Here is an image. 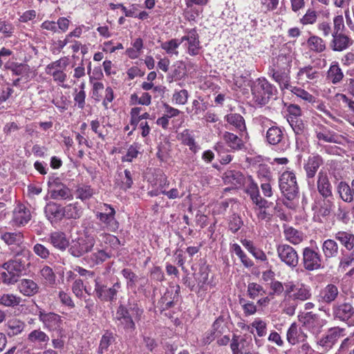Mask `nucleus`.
Listing matches in <instances>:
<instances>
[{
    "mask_svg": "<svg viewBox=\"0 0 354 354\" xmlns=\"http://www.w3.org/2000/svg\"><path fill=\"white\" fill-rule=\"evenodd\" d=\"M143 310L137 304H129L128 306L120 305L115 312L114 320L117 326L127 333L136 329L135 322L140 320Z\"/></svg>",
    "mask_w": 354,
    "mask_h": 354,
    "instance_id": "f257e3e1",
    "label": "nucleus"
},
{
    "mask_svg": "<svg viewBox=\"0 0 354 354\" xmlns=\"http://www.w3.org/2000/svg\"><path fill=\"white\" fill-rule=\"evenodd\" d=\"M254 102L266 105L277 93L276 88L265 78H258L250 86Z\"/></svg>",
    "mask_w": 354,
    "mask_h": 354,
    "instance_id": "f03ea898",
    "label": "nucleus"
},
{
    "mask_svg": "<svg viewBox=\"0 0 354 354\" xmlns=\"http://www.w3.org/2000/svg\"><path fill=\"white\" fill-rule=\"evenodd\" d=\"M298 321L305 330L316 337L322 333L323 327L327 323L325 319L313 312L300 313L298 315Z\"/></svg>",
    "mask_w": 354,
    "mask_h": 354,
    "instance_id": "7ed1b4c3",
    "label": "nucleus"
},
{
    "mask_svg": "<svg viewBox=\"0 0 354 354\" xmlns=\"http://www.w3.org/2000/svg\"><path fill=\"white\" fill-rule=\"evenodd\" d=\"M115 209L106 203L100 205L95 212V217L103 225V227L112 232H116L120 226L119 222L115 218Z\"/></svg>",
    "mask_w": 354,
    "mask_h": 354,
    "instance_id": "20e7f679",
    "label": "nucleus"
},
{
    "mask_svg": "<svg viewBox=\"0 0 354 354\" xmlns=\"http://www.w3.org/2000/svg\"><path fill=\"white\" fill-rule=\"evenodd\" d=\"M279 188L286 198L289 201H293L298 198L299 187L297 183L295 174L290 171L282 173L279 178Z\"/></svg>",
    "mask_w": 354,
    "mask_h": 354,
    "instance_id": "39448f33",
    "label": "nucleus"
},
{
    "mask_svg": "<svg viewBox=\"0 0 354 354\" xmlns=\"http://www.w3.org/2000/svg\"><path fill=\"white\" fill-rule=\"evenodd\" d=\"M302 264L304 268L310 272L324 268V257L317 247H306L303 249Z\"/></svg>",
    "mask_w": 354,
    "mask_h": 354,
    "instance_id": "423d86ee",
    "label": "nucleus"
},
{
    "mask_svg": "<svg viewBox=\"0 0 354 354\" xmlns=\"http://www.w3.org/2000/svg\"><path fill=\"white\" fill-rule=\"evenodd\" d=\"M95 244L94 236L84 234L72 241L68 252L74 257H80L91 252Z\"/></svg>",
    "mask_w": 354,
    "mask_h": 354,
    "instance_id": "0eeeda50",
    "label": "nucleus"
},
{
    "mask_svg": "<svg viewBox=\"0 0 354 354\" xmlns=\"http://www.w3.org/2000/svg\"><path fill=\"white\" fill-rule=\"evenodd\" d=\"M120 288L121 284L119 281L114 283L111 287L108 288L101 278L97 277L95 279L94 292L96 297L102 301H113L115 300Z\"/></svg>",
    "mask_w": 354,
    "mask_h": 354,
    "instance_id": "6e6552de",
    "label": "nucleus"
},
{
    "mask_svg": "<svg viewBox=\"0 0 354 354\" xmlns=\"http://www.w3.org/2000/svg\"><path fill=\"white\" fill-rule=\"evenodd\" d=\"M36 315L39 321L43 324L44 328L49 331H57L61 333L64 320L62 317L53 312H46L39 308Z\"/></svg>",
    "mask_w": 354,
    "mask_h": 354,
    "instance_id": "1a4fd4ad",
    "label": "nucleus"
},
{
    "mask_svg": "<svg viewBox=\"0 0 354 354\" xmlns=\"http://www.w3.org/2000/svg\"><path fill=\"white\" fill-rule=\"evenodd\" d=\"M332 313L335 319L354 326V308L350 302H337L333 305Z\"/></svg>",
    "mask_w": 354,
    "mask_h": 354,
    "instance_id": "9d476101",
    "label": "nucleus"
},
{
    "mask_svg": "<svg viewBox=\"0 0 354 354\" xmlns=\"http://www.w3.org/2000/svg\"><path fill=\"white\" fill-rule=\"evenodd\" d=\"M277 256L280 261L288 267L293 269L299 263V255L297 250L287 243H279L276 246Z\"/></svg>",
    "mask_w": 354,
    "mask_h": 354,
    "instance_id": "9b49d317",
    "label": "nucleus"
},
{
    "mask_svg": "<svg viewBox=\"0 0 354 354\" xmlns=\"http://www.w3.org/2000/svg\"><path fill=\"white\" fill-rule=\"evenodd\" d=\"M50 197L55 200L72 198L71 190L64 185L59 178L52 176L48 181Z\"/></svg>",
    "mask_w": 354,
    "mask_h": 354,
    "instance_id": "f8f14e48",
    "label": "nucleus"
},
{
    "mask_svg": "<svg viewBox=\"0 0 354 354\" xmlns=\"http://www.w3.org/2000/svg\"><path fill=\"white\" fill-rule=\"evenodd\" d=\"M181 44L186 41L187 53L191 56H196L200 53L201 46L199 35L196 28L187 29L185 35L180 38Z\"/></svg>",
    "mask_w": 354,
    "mask_h": 354,
    "instance_id": "ddd939ff",
    "label": "nucleus"
},
{
    "mask_svg": "<svg viewBox=\"0 0 354 354\" xmlns=\"http://www.w3.org/2000/svg\"><path fill=\"white\" fill-rule=\"evenodd\" d=\"M345 329L340 327H333L328 330L327 333L317 341V345L324 351H329L335 345L339 338L344 336Z\"/></svg>",
    "mask_w": 354,
    "mask_h": 354,
    "instance_id": "4468645a",
    "label": "nucleus"
},
{
    "mask_svg": "<svg viewBox=\"0 0 354 354\" xmlns=\"http://www.w3.org/2000/svg\"><path fill=\"white\" fill-rule=\"evenodd\" d=\"M252 338L245 335L234 334L230 342V348L232 354H244L250 351Z\"/></svg>",
    "mask_w": 354,
    "mask_h": 354,
    "instance_id": "2eb2a0df",
    "label": "nucleus"
},
{
    "mask_svg": "<svg viewBox=\"0 0 354 354\" xmlns=\"http://www.w3.org/2000/svg\"><path fill=\"white\" fill-rule=\"evenodd\" d=\"M324 164L322 157L316 153H313L308 156L304 164V169L306 171V178L308 183L310 180L313 183V178L315 176L319 168Z\"/></svg>",
    "mask_w": 354,
    "mask_h": 354,
    "instance_id": "dca6fc26",
    "label": "nucleus"
},
{
    "mask_svg": "<svg viewBox=\"0 0 354 354\" xmlns=\"http://www.w3.org/2000/svg\"><path fill=\"white\" fill-rule=\"evenodd\" d=\"M32 218L30 208L24 204L19 203L12 212V221L17 227H23Z\"/></svg>",
    "mask_w": 354,
    "mask_h": 354,
    "instance_id": "f3484780",
    "label": "nucleus"
},
{
    "mask_svg": "<svg viewBox=\"0 0 354 354\" xmlns=\"http://www.w3.org/2000/svg\"><path fill=\"white\" fill-rule=\"evenodd\" d=\"M223 323V319L221 317L214 322L212 328L203 335L201 342L203 345L209 344L216 337L221 336L225 333V326Z\"/></svg>",
    "mask_w": 354,
    "mask_h": 354,
    "instance_id": "a211bd4d",
    "label": "nucleus"
},
{
    "mask_svg": "<svg viewBox=\"0 0 354 354\" xmlns=\"http://www.w3.org/2000/svg\"><path fill=\"white\" fill-rule=\"evenodd\" d=\"M1 239L8 245H16L19 248V250L15 252V255L19 256V254H25L26 253H30L28 250H26L25 247L23 245L24 243V234L20 232H5L1 234Z\"/></svg>",
    "mask_w": 354,
    "mask_h": 354,
    "instance_id": "6ab92c4d",
    "label": "nucleus"
},
{
    "mask_svg": "<svg viewBox=\"0 0 354 354\" xmlns=\"http://www.w3.org/2000/svg\"><path fill=\"white\" fill-rule=\"evenodd\" d=\"M330 47L333 51L341 52L346 50L353 44V40L342 32H333Z\"/></svg>",
    "mask_w": 354,
    "mask_h": 354,
    "instance_id": "aec40b11",
    "label": "nucleus"
},
{
    "mask_svg": "<svg viewBox=\"0 0 354 354\" xmlns=\"http://www.w3.org/2000/svg\"><path fill=\"white\" fill-rule=\"evenodd\" d=\"M248 180L245 192L250 196L253 203L259 207H267L268 202L260 196L257 184L251 176L249 177Z\"/></svg>",
    "mask_w": 354,
    "mask_h": 354,
    "instance_id": "412c9836",
    "label": "nucleus"
},
{
    "mask_svg": "<svg viewBox=\"0 0 354 354\" xmlns=\"http://www.w3.org/2000/svg\"><path fill=\"white\" fill-rule=\"evenodd\" d=\"M304 328L299 327L296 323H292L287 331V340L292 345H295L300 342H304L308 335L304 332Z\"/></svg>",
    "mask_w": 354,
    "mask_h": 354,
    "instance_id": "4be33fe9",
    "label": "nucleus"
},
{
    "mask_svg": "<svg viewBox=\"0 0 354 354\" xmlns=\"http://www.w3.org/2000/svg\"><path fill=\"white\" fill-rule=\"evenodd\" d=\"M339 294L337 286L333 283L326 285L321 289L317 296L318 301L324 304H331L335 301Z\"/></svg>",
    "mask_w": 354,
    "mask_h": 354,
    "instance_id": "5701e85b",
    "label": "nucleus"
},
{
    "mask_svg": "<svg viewBox=\"0 0 354 354\" xmlns=\"http://www.w3.org/2000/svg\"><path fill=\"white\" fill-rule=\"evenodd\" d=\"M318 77L319 72L311 65L299 68L297 73V82L302 84L316 81Z\"/></svg>",
    "mask_w": 354,
    "mask_h": 354,
    "instance_id": "b1692460",
    "label": "nucleus"
},
{
    "mask_svg": "<svg viewBox=\"0 0 354 354\" xmlns=\"http://www.w3.org/2000/svg\"><path fill=\"white\" fill-rule=\"evenodd\" d=\"M321 249L324 259L328 261L338 256L339 246L335 239H327L322 243Z\"/></svg>",
    "mask_w": 354,
    "mask_h": 354,
    "instance_id": "393cba45",
    "label": "nucleus"
},
{
    "mask_svg": "<svg viewBox=\"0 0 354 354\" xmlns=\"http://www.w3.org/2000/svg\"><path fill=\"white\" fill-rule=\"evenodd\" d=\"M317 186L319 193L323 198H333L332 185L326 173L319 172Z\"/></svg>",
    "mask_w": 354,
    "mask_h": 354,
    "instance_id": "a878e982",
    "label": "nucleus"
},
{
    "mask_svg": "<svg viewBox=\"0 0 354 354\" xmlns=\"http://www.w3.org/2000/svg\"><path fill=\"white\" fill-rule=\"evenodd\" d=\"M337 242L346 250L351 251L354 248V234L350 230H339L333 235Z\"/></svg>",
    "mask_w": 354,
    "mask_h": 354,
    "instance_id": "bb28decb",
    "label": "nucleus"
},
{
    "mask_svg": "<svg viewBox=\"0 0 354 354\" xmlns=\"http://www.w3.org/2000/svg\"><path fill=\"white\" fill-rule=\"evenodd\" d=\"M48 241L54 248L60 251H65L69 247V241L63 232L55 231L51 232L48 237Z\"/></svg>",
    "mask_w": 354,
    "mask_h": 354,
    "instance_id": "cd10ccee",
    "label": "nucleus"
},
{
    "mask_svg": "<svg viewBox=\"0 0 354 354\" xmlns=\"http://www.w3.org/2000/svg\"><path fill=\"white\" fill-rule=\"evenodd\" d=\"M315 132L316 138L319 140L324 141L325 142L329 143H337L338 136L337 135L323 124H317L315 128Z\"/></svg>",
    "mask_w": 354,
    "mask_h": 354,
    "instance_id": "c85d7f7f",
    "label": "nucleus"
},
{
    "mask_svg": "<svg viewBox=\"0 0 354 354\" xmlns=\"http://www.w3.org/2000/svg\"><path fill=\"white\" fill-rule=\"evenodd\" d=\"M27 339L28 342L43 348L48 344L50 337L44 331L37 328L32 330L28 335Z\"/></svg>",
    "mask_w": 354,
    "mask_h": 354,
    "instance_id": "c756f323",
    "label": "nucleus"
},
{
    "mask_svg": "<svg viewBox=\"0 0 354 354\" xmlns=\"http://www.w3.org/2000/svg\"><path fill=\"white\" fill-rule=\"evenodd\" d=\"M269 74L272 75L273 80L279 84L281 89H289L290 84V71L270 69Z\"/></svg>",
    "mask_w": 354,
    "mask_h": 354,
    "instance_id": "7c9ffc66",
    "label": "nucleus"
},
{
    "mask_svg": "<svg viewBox=\"0 0 354 354\" xmlns=\"http://www.w3.org/2000/svg\"><path fill=\"white\" fill-rule=\"evenodd\" d=\"M62 211L63 207L54 202L47 203L44 208L45 214L50 222L62 220L64 217Z\"/></svg>",
    "mask_w": 354,
    "mask_h": 354,
    "instance_id": "2f4dec72",
    "label": "nucleus"
},
{
    "mask_svg": "<svg viewBox=\"0 0 354 354\" xmlns=\"http://www.w3.org/2000/svg\"><path fill=\"white\" fill-rule=\"evenodd\" d=\"M19 292L27 297H32L39 292V287L36 282L32 279H23L18 286Z\"/></svg>",
    "mask_w": 354,
    "mask_h": 354,
    "instance_id": "473e14b6",
    "label": "nucleus"
},
{
    "mask_svg": "<svg viewBox=\"0 0 354 354\" xmlns=\"http://www.w3.org/2000/svg\"><path fill=\"white\" fill-rule=\"evenodd\" d=\"M266 138L270 145H276L283 140V133L279 127L271 126L266 131Z\"/></svg>",
    "mask_w": 354,
    "mask_h": 354,
    "instance_id": "72a5a7b5",
    "label": "nucleus"
},
{
    "mask_svg": "<svg viewBox=\"0 0 354 354\" xmlns=\"http://www.w3.org/2000/svg\"><path fill=\"white\" fill-rule=\"evenodd\" d=\"M292 57L289 55L280 54L273 59V66L270 69L290 71Z\"/></svg>",
    "mask_w": 354,
    "mask_h": 354,
    "instance_id": "f704fd0d",
    "label": "nucleus"
},
{
    "mask_svg": "<svg viewBox=\"0 0 354 354\" xmlns=\"http://www.w3.org/2000/svg\"><path fill=\"white\" fill-rule=\"evenodd\" d=\"M225 121L233 126L236 130L243 133L246 130V126L243 117L239 114L231 113L225 116Z\"/></svg>",
    "mask_w": 354,
    "mask_h": 354,
    "instance_id": "c9c22d12",
    "label": "nucleus"
},
{
    "mask_svg": "<svg viewBox=\"0 0 354 354\" xmlns=\"http://www.w3.org/2000/svg\"><path fill=\"white\" fill-rule=\"evenodd\" d=\"M326 77L333 84H339L343 80L344 73L337 62H334L331 64L327 71Z\"/></svg>",
    "mask_w": 354,
    "mask_h": 354,
    "instance_id": "e433bc0d",
    "label": "nucleus"
},
{
    "mask_svg": "<svg viewBox=\"0 0 354 354\" xmlns=\"http://www.w3.org/2000/svg\"><path fill=\"white\" fill-rule=\"evenodd\" d=\"M223 138L227 146L233 150H241L244 147L241 138L232 133L225 131L223 133Z\"/></svg>",
    "mask_w": 354,
    "mask_h": 354,
    "instance_id": "4c0bfd02",
    "label": "nucleus"
},
{
    "mask_svg": "<svg viewBox=\"0 0 354 354\" xmlns=\"http://www.w3.org/2000/svg\"><path fill=\"white\" fill-rule=\"evenodd\" d=\"M337 192L339 197L346 203H351L354 201V195L353 194V185H349L344 181L339 183L337 185Z\"/></svg>",
    "mask_w": 354,
    "mask_h": 354,
    "instance_id": "58836bf2",
    "label": "nucleus"
},
{
    "mask_svg": "<svg viewBox=\"0 0 354 354\" xmlns=\"http://www.w3.org/2000/svg\"><path fill=\"white\" fill-rule=\"evenodd\" d=\"M226 184H230L233 186H240L243 183V175L239 171L227 170L225 172L223 176Z\"/></svg>",
    "mask_w": 354,
    "mask_h": 354,
    "instance_id": "ea45409f",
    "label": "nucleus"
},
{
    "mask_svg": "<svg viewBox=\"0 0 354 354\" xmlns=\"http://www.w3.org/2000/svg\"><path fill=\"white\" fill-rule=\"evenodd\" d=\"M26 324L19 319H11L8 321L6 324L7 334L12 337L20 334L24 329Z\"/></svg>",
    "mask_w": 354,
    "mask_h": 354,
    "instance_id": "a19ab883",
    "label": "nucleus"
},
{
    "mask_svg": "<svg viewBox=\"0 0 354 354\" xmlns=\"http://www.w3.org/2000/svg\"><path fill=\"white\" fill-rule=\"evenodd\" d=\"M307 45L310 50L320 53L326 50V44L324 39L317 35L310 36L307 40Z\"/></svg>",
    "mask_w": 354,
    "mask_h": 354,
    "instance_id": "79ce46f5",
    "label": "nucleus"
},
{
    "mask_svg": "<svg viewBox=\"0 0 354 354\" xmlns=\"http://www.w3.org/2000/svg\"><path fill=\"white\" fill-rule=\"evenodd\" d=\"M283 234L286 240L293 245L299 244L304 239L303 233L292 227H286L283 231Z\"/></svg>",
    "mask_w": 354,
    "mask_h": 354,
    "instance_id": "37998d69",
    "label": "nucleus"
},
{
    "mask_svg": "<svg viewBox=\"0 0 354 354\" xmlns=\"http://www.w3.org/2000/svg\"><path fill=\"white\" fill-rule=\"evenodd\" d=\"M64 217L77 219L82 214V208L77 203L68 204L63 207Z\"/></svg>",
    "mask_w": 354,
    "mask_h": 354,
    "instance_id": "c03bdc74",
    "label": "nucleus"
},
{
    "mask_svg": "<svg viewBox=\"0 0 354 354\" xmlns=\"http://www.w3.org/2000/svg\"><path fill=\"white\" fill-rule=\"evenodd\" d=\"M178 139L181 142L189 147V149L194 152L196 151L197 146L196 145L194 136L189 129H185L178 135Z\"/></svg>",
    "mask_w": 354,
    "mask_h": 354,
    "instance_id": "a18cd8bd",
    "label": "nucleus"
},
{
    "mask_svg": "<svg viewBox=\"0 0 354 354\" xmlns=\"http://www.w3.org/2000/svg\"><path fill=\"white\" fill-rule=\"evenodd\" d=\"M2 268L8 272L19 275V273L24 269V264L17 259L8 261L4 263Z\"/></svg>",
    "mask_w": 354,
    "mask_h": 354,
    "instance_id": "49530a36",
    "label": "nucleus"
},
{
    "mask_svg": "<svg viewBox=\"0 0 354 354\" xmlns=\"http://www.w3.org/2000/svg\"><path fill=\"white\" fill-rule=\"evenodd\" d=\"M293 300L304 301L308 300L311 297L310 289L301 284L300 286H298L295 290V292L292 293L290 296Z\"/></svg>",
    "mask_w": 354,
    "mask_h": 354,
    "instance_id": "de8ad7c7",
    "label": "nucleus"
},
{
    "mask_svg": "<svg viewBox=\"0 0 354 354\" xmlns=\"http://www.w3.org/2000/svg\"><path fill=\"white\" fill-rule=\"evenodd\" d=\"M181 44V41L177 39H172L169 41H165L161 44V48L166 51L168 55L176 56L178 55V51L177 48Z\"/></svg>",
    "mask_w": 354,
    "mask_h": 354,
    "instance_id": "09e8293b",
    "label": "nucleus"
},
{
    "mask_svg": "<svg viewBox=\"0 0 354 354\" xmlns=\"http://www.w3.org/2000/svg\"><path fill=\"white\" fill-rule=\"evenodd\" d=\"M21 301V297L13 294H3L0 297V304L6 307L17 306Z\"/></svg>",
    "mask_w": 354,
    "mask_h": 354,
    "instance_id": "8fccbe9b",
    "label": "nucleus"
},
{
    "mask_svg": "<svg viewBox=\"0 0 354 354\" xmlns=\"http://www.w3.org/2000/svg\"><path fill=\"white\" fill-rule=\"evenodd\" d=\"M115 341V337L112 333L106 332L102 337L100 346L98 348V353H103L104 351H107L109 347Z\"/></svg>",
    "mask_w": 354,
    "mask_h": 354,
    "instance_id": "3c124183",
    "label": "nucleus"
},
{
    "mask_svg": "<svg viewBox=\"0 0 354 354\" xmlns=\"http://www.w3.org/2000/svg\"><path fill=\"white\" fill-rule=\"evenodd\" d=\"M334 207L333 201L330 198H324L317 211L318 216L323 218L328 216Z\"/></svg>",
    "mask_w": 354,
    "mask_h": 354,
    "instance_id": "603ef678",
    "label": "nucleus"
},
{
    "mask_svg": "<svg viewBox=\"0 0 354 354\" xmlns=\"http://www.w3.org/2000/svg\"><path fill=\"white\" fill-rule=\"evenodd\" d=\"M111 257V254L105 250H98L91 254L90 260L94 265H98L110 259Z\"/></svg>",
    "mask_w": 354,
    "mask_h": 354,
    "instance_id": "864d4df0",
    "label": "nucleus"
},
{
    "mask_svg": "<svg viewBox=\"0 0 354 354\" xmlns=\"http://www.w3.org/2000/svg\"><path fill=\"white\" fill-rule=\"evenodd\" d=\"M140 145L134 142L127 149L126 155L122 157V162H131L134 158H136L138 155L140 153Z\"/></svg>",
    "mask_w": 354,
    "mask_h": 354,
    "instance_id": "5fc2aeb1",
    "label": "nucleus"
},
{
    "mask_svg": "<svg viewBox=\"0 0 354 354\" xmlns=\"http://www.w3.org/2000/svg\"><path fill=\"white\" fill-rule=\"evenodd\" d=\"M94 194L93 189L90 185H82L76 189L77 198L85 201L90 198Z\"/></svg>",
    "mask_w": 354,
    "mask_h": 354,
    "instance_id": "6e6d98bb",
    "label": "nucleus"
},
{
    "mask_svg": "<svg viewBox=\"0 0 354 354\" xmlns=\"http://www.w3.org/2000/svg\"><path fill=\"white\" fill-rule=\"evenodd\" d=\"M6 68L10 70L16 75H25L30 71V66L27 64L12 63L10 66H5Z\"/></svg>",
    "mask_w": 354,
    "mask_h": 354,
    "instance_id": "4d7b16f0",
    "label": "nucleus"
},
{
    "mask_svg": "<svg viewBox=\"0 0 354 354\" xmlns=\"http://www.w3.org/2000/svg\"><path fill=\"white\" fill-rule=\"evenodd\" d=\"M247 292L250 298L252 299L265 294V290L262 286L254 282L248 283Z\"/></svg>",
    "mask_w": 354,
    "mask_h": 354,
    "instance_id": "13d9d810",
    "label": "nucleus"
},
{
    "mask_svg": "<svg viewBox=\"0 0 354 354\" xmlns=\"http://www.w3.org/2000/svg\"><path fill=\"white\" fill-rule=\"evenodd\" d=\"M317 19V12L313 9H308L305 15L300 19V23L304 25L314 24Z\"/></svg>",
    "mask_w": 354,
    "mask_h": 354,
    "instance_id": "bf43d9fd",
    "label": "nucleus"
},
{
    "mask_svg": "<svg viewBox=\"0 0 354 354\" xmlns=\"http://www.w3.org/2000/svg\"><path fill=\"white\" fill-rule=\"evenodd\" d=\"M163 182L162 185H160L161 194L167 196L169 199H176L180 197L176 188H172L169 191L166 190V187L169 185V182L166 178H164Z\"/></svg>",
    "mask_w": 354,
    "mask_h": 354,
    "instance_id": "052dcab7",
    "label": "nucleus"
},
{
    "mask_svg": "<svg viewBox=\"0 0 354 354\" xmlns=\"http://www.w3.org/2000/svg\"><path fill=\"white\" fill-rule=\"evenodd\" d=\"M120 177V188L126 190L131 187L133 185L132 173L129 169L124 171V175L119 174Z\"/></svg>",
    "mask_w": 354,
    "mask_h": 354,
    "instance_id": "680f3d73",
    "label": "nucleus"
},
{
    "mask_svg": "<svg viewBox=\"0 0 354 354\" xmlns=\"http://www.w3.org/2000/svg\"><path fill=\"white\" fill-rule=\"evenodd\" d=\"M34 253L41 259H47L50 255V250L44 245L36 243L32 247Z\"/></svg>",
    "mask_w": 354,
    "mask_h": 354,
    "instance_id": "e2e57ef3",
    "label": "nucleus"
},
{
    "mask_svg": "<svg viewBox=\"0 0 354 354\" xmlns=\"http://www.w3.org/2000/svg\"><path fill=\"white\" fill-rule=\"evenodd\" d=\"M39 274L41 277L46 281H48L49 283L52 284L55 283V274L50 267L48 266H44L43 268H41Z\"/></svg>",
    "mask_w": 354,
    "mask_h": 354,
    "instance_id": "0e129e2a",
    "label": "nucleus"
},
{
    "mask_svg": "<svg viewBox=\"0 0 354 354\" xmlns=\"http://www.w3.org/2000/svg\"><path fill=\"white\" fill-rule=\"evenodd\" d=\"M243 222L239 215L234 214L230 217L229 222V229L232 233L237 232L243 226Z\"/></svg>",
    "mask_w": 354,
    "mask_h": 354,
    "instance_id": "69168bd1",
    "label": "nucleus"
},
{
    "mask_svg": "<svg viewBox=\"0 0 354 354\" xmlns=\"http://www.w3.org/2000/svg\"><path fill=\"white\" fill-rule=\"evenodd\" d=\"M288 90H290L294 94H295L297 97H299L302 100L311 102L313 101V96L310 94L308 92L305 91L304 89H302L301 88H298L296 86H290V88Z\"/></svg>",
    "mask_w": 354,
    "mask_h": 354,
    "instance_id": "338daca9",
    "label": "nucleus"
},
{
    "mask_svg": "<svg viewBox=\"0 0 354 354\" xmlns=\"http://www.w3.org/2000/svg\"><path fill=\"white\" fill-rule=\"evenodd\" d=\"M317 30L322 32L324 37H328L332 35L333 30L331 27L330 22L328 21H322L317 24Z\"/></svg>",
    "mask_w": 354,
    "mask_h": 354,
    "instance_id": "774afa93",
    "label": "nucleus"
}]
</instances>
